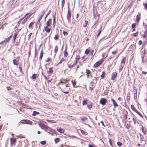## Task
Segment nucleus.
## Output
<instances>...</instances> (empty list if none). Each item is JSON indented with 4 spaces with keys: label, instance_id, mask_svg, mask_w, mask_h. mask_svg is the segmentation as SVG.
I'll list each match as a JSON object with an SVG mask.
<instances>
[{
    "label": "nucleus",
    "instance_id": "46",
    "mask_svg": "<svg viewBox=\"0 0 147 147\" xmlns=\"http://www.w3.org/2000/svg\"><path fill=\"white\" fill-rule=\"evenodd\" d=\"M56 25V20L55 17L53 18V25L54 27H55Z\"/></svg>",
    "mask_w": 147,
    "mask_h": 147
},
{
    "label": "nucleus",
    "instance_id": "48",
    "mask_svg": "<svg viewBox=\"0 0 147 147\" xmlns=\"http://www.w3.org/2000/svg\"><path fill=\"white\" fill-rule=\"evenodd\" d=\"M39 114V113L38 112L36 111H34L33 112V113L32 114L33 116H35L36 115H38Z\"/></svg>",
    "mask_w": 147,
    "mask_h": 147
},
{
    "label": "nucleus",
    "instance_id": "11",
    "mask_svg": "<svg viewBox=\"0 0 147 147\" xmlns=\"http://www.w3.org/2000/svg\"><path fill=\"white\" fill-rule=\"evenodd\" d=\"M90 49V47H89L85 51V54L86 55H88L90 52L92 55L93 54L94 50L93 49L92 50H91Z\"/></svg>",
    "mask_w": 147,
    "mask_h": 147
},
{
    "label": "nucleus",
    "instance_id": "35",
    "mask_svg": "<svg viewBox=\"0 0 147 147\" xmlns=\"http://www.w3.org/2000/svg\"><path fill=\"white\" fill-rule=\"evenodd\" d=\"M59 35L58 34H56L54 37V39L56 40H58L59 39Z\"/></svg>",
    "mask_w": 147,
    "mask_h": 147
},
{
    "label": "nucleus",
    "instance_id": "3",
    "mask_svg": "<svg viewBox=\"0 0 147 147\" xmlns=\"http://www.w3.org/2000/svg\"><path fill=\"white\" fill-rule=\"evenodd\" d=\"M38 125L40 128L44 129L45 131H49L51 129L48 126L42 123H39Z\"/></svg>",
    "mask_w": 147,
    "mask_h": 147
},
{
    "label": "nucleus",
    "instance_id": "2",
    "mask_svg": "<svg viewBox=\"0 0 147 147\" xmlns=\"http://www.w3.org/2000/svg\"><path fill=\"white\" fill-rule=\"evenodd\" d=\"M70 84L69 83L67 84L65 86H63L62 87V89H61L63 92L65 94H68L69 93L68 91L70 90V88H69L68 90L66 88V87H69L70 86Z\"/></svg>",
    "mask_w": 147,
    "mask_h": 147
},
{
    "label": "nucleus",
    "instance_id": "52",
    "mask_svg": "<svg viewBox=\"0 0 147 147\" xmlns=\"http://www.w3.org/2000/svg\"><path fill=\"white\" fill-rule=\"evenodd\" d=\"M136 26V23H133L131 24V27L132 28H135Z\"/></svg>",
    "mask_w": 147,
    "mask_h": 147
},
{
    "label": "nucleus",
    "instance_id": "27",
    "mask_svg": "<svg viewBox=\"0 0 147 147\" xmlns=\"http://www.w3.org/2000/svg\"><path fill=\"white\" fill-rule=\"evenodd\" d=\"M142 131L144 135H146L147 133V130L146 128L144 127H142Z\"/></svg>",
    "mask_w": 147,
    "mask_h": 147
},
{
    "label": "nucleus",
    "instance_id": "23",
    "mask_svg": "<svg viewBox=\"0 0 147 147\" xmlns=\"http://www.w3.org/2000/svg\"><path fill=\"white\" fill-rule=\"evenodd\" d=\"M58 50L59 47L58 45H56L55 46L54 49V52L55 53L54 54L55 56L56 55L57 53L58 52Z\"/></svg>",
    "mask_w": 147,
    "mask_h": 147
},
{
    "label": "nucleus",
    "instance_id": "60",
    "mask_svg": "<svg viewBox=\"0 0 147 147\" xmlns=\"http://www.w3.org/2000/svg\"><path fill=\"white\" fill-rule=\"evenodd\" d=\"M133 120L134 121V124H136V123L137 121L136 120V119L135 118H133Z\"/></svg>",
    "mask_w": 147,
    "mask_h": 147
},
{
    "label": "nucleus",
    "instance_id": "64",
    "mask_svg": "<svg viewBox=\"0 0 147 147\" xmlns=\"http://www.w3.org/2000/svg\"><path fill=\"white\" fill-rule=\"evenodd\" d=\"M138 44L139 45H141L142 44V41L141 40H140L138 42Z\"/></svg>",
    "mask_w": 147,
    "mask_h": 147
},
{
    "label": "nucleus",
    "instance_id": "17",
    "mask_svg": "<svg viewBox=\"0 0 147 147\" xmlns=\"http://www.w3.org/2000/svg\"><path fill=\"white\" fill-rule=\"evenodd\" d=\"M69 80L65 79H63L60 80V82H59V84L61 85V84H66V83L68 82Z\"/></svg>",
    "mask_w": 147,
    "mask_h": 147
},
{
    "label": "nucleus",
    "instance_id": "59",
    "mask_svg": "<svg viewBox=\"0 0 147 147\" xmlns=\"http://www.w3.org/2000/svg\"><path fill=\"white\" fill-rule=\"evenodd\" d=\"M109 143H110V145L112 146V147H113V143H112V141H111V139H109Z\"/></svg>",
    "mask_w": 147,
    "mask_h": 147
},
{
    "label": "nucleus",
    "instance_id": "41",
    "mask_svg": "<svg viewBox=\"0 0 147 147\" xmlns=\"http://www.w3.org/2000/svg\"><path fill=\"white\" fill-rule=\"evenodd\" d=\"M81 59L82 61H85L86 60L87 58L86 57L85 55H84L82 57Z\"/></svg>",
    "mask_w": 147,
    "mask_h": 147
},
{
    "label": "nucleus",
    "instance_id": "15",
    "mask_svg": "<svg viewBox=\"0 0 147 147\" xmlns=\"http://www.w3.org/2000/svg\"><path fill=\"white\" fill-rule=\"evenodd\" d=\"M22 124H26L32 125V122L28 120H22Z\"/></svg>",
    "mask_w": 147,
    "mask_h": 147
},
{
    "label": "nucleus",
    "instance_id": "44",
    "mask_svg": "<svg viewBox=\"0 0 147 147\" xmlns=\"http://www.w3.org/2000/svg\"><path fill=\"white\" fill-rule=\"evenodd\" d=\"M144 38H146L147 39V31H145L144 32V34L143 35Z\"/></svg>",
    "mask_w": 147,
    "mask_h": 147
},
{
    "label": "nucleus",
    "instance_id": "21",
    "mask_svg": "<svg viewBox=\"0 0 147 147\" xmlns=\"http://www.w3.org/2000/svg\"><path fill=\"white\" fill-rule=\"evenodd\" d=\"M141 13H138V14L137 15L136 18L135 20V21L137 23H139L140 20L141 18Z\"/></svg>",
    "mask_w": 147,
    "mask_h": 147
},
{
    "label": "nucleus",
    "instance_id": "14",
    "mask_svg": "<svg viewBox=\"0 0 147 147\" xmlns=\"http://www.w3.org/2000/svg\"><path fill=\"white\" fill-rule=\"evenodd\" d=\"M134 94V97L135 99H136L137 96V91L136 88L135 86L133 87V91Z\"/></svg>",
    "mask_w": 147,
    "mask_h": 147
},
{
    "label": "nucleus",
    "instance_id": "28",
    "mask_svg": "<svg viewBox=\"0 0 147 147\" xmlns=\"http://www.w3.org/2000/svg\"><path fill=\"white\" fill-rule=\"evenodd\" d=\"M43 54L44 52L43 50H42L40 52V53L39 56V59L40 61L42 59V58L43 56Z\"/></svg>",
    "mask_w": 147,
    "mask_h": 147
},
{
    "label": "nucleus",
    "instance_id": "7",
    "mask_svg": "<svg viewBox=\"0 0 147 147\" xmlns=\"http://www.w3.org/2000/svg\"><path fill=\"white\" fill-rule=\"evenodd\" d=\"M126 60V57H124L123 59L121 60V63L120 65V67L119 68V70L120 71H121L123 67L124 66Z\"/></svg>",
    "mask_w": 147,
    "mask_h": 147
},
{
    "label": "nucleus",
    "instance_id": "57",
    "mask_svg": "<svg viewBox=\"0 0 147 147\" xmlns=\"http://www.w3.org/2000/svg\"><path fill=\"white\" fill-rule=\"evenodd\" d=\"M94 86L93 85H92V87H89V89L91 91H92L93 90V89L94 88Z\"/></svg>",
    "mask_w": 147,
    "mask_h": 147
},
{
    "label": "nucleus",
    "instance_id": "18",
    "mask_svg": "<svg viewBox=\"0 0 147 147\" xmlns=\"http://www.w3.org/2000/svg\"><path fill=\"white\" fill-rule=\"evenodd\" d=\"M117 76V73L116 72H113L112 73L111 76V79L112 80H115Z\"/></svg>",
    "mask_w": 147,
    "mask_h": 147
},
{
    "label": "nucleus",
    "instance_id": "4",
    "mask_svg": "<svg viewBox=\"0 0 147 147\" xmlns=\"http://www.w3.org/2000/svg\"><path fill=\"white\" fill-rule=\"evenodd\" d=\"M45 13V11L44 10H42L40 12V13L38 15L37 23H40L41 20L43 16Z\"/></svg>",
    "mask_w": 147,
    "mask_h": 147
},
{
    "label": "nucleus",
    "instance_id": "38",
    "mask_svg": "<svg viewBox=\"0 0 147 147\" xmlns=\"http://www.w3.org/2000/svg\"><path fill=\"white\" fill-rule=\"evenodd\" d=\"M76 64L75 63L71 65V64H69L68 65V67L70 69H71L74 66V65H76Z\"/></svg>",
    "mask_w": 147,
    "mask_h": 147
},
{
    "label": "nucleus",
    "instance_id": "36",
    "mask_svg": "<svg viewBox=\"0 0 147 147\" xmlns=\"http://www.w3.org/2000/svg\"><path fill=\"white\" fill-rule=\"evenodd\" d=\"M57 131H58L60 133H63L64 132V130L63 129H61V128H59V129H57Z\"/></svg>",
    "mask_w": 147,
    "mask_h": 147
},
{
    "label": "nucleus",
    "instance_id": "51",
    "mask_svg": "<svg viewBox=\"0 0 147 147\" xmlns=\"http://www.w3.org/2000/svg\"><path fill=\"white\" fill-rule=\"evenodd\" d=\"M138 34V32H136L133 34L132 35L134 36V37H136L137 36Z\"/></svg>",
    "mask_w": 147,
    "mask_h": 147
},
{
    "label": "nucleus",
    "instance_id": "50",
    "mask_svg": "<svg viewBox=\"0 0 147 147\" xmlns=\"http://www.w3.org/2000/svg\"><path fill=\"white\" fill-rule=\"evenodd\" d=\"M79 16V13H77L76 16V21L77 22H78L80 20V19H78Z\"/></svg>",
    "mask_w": 147,
    "mask_h": 147
},
{
    "label": "nucleus",
    "instance_id": "9",
    "mask_svg": "<svg viewBox=\"0 0 147 147\" xmlns=\"http://www.w3.org/2000/svg\"><path fill=\"white\" fill-rule=\"evenodd\" d=\"M71 12L69 8L68 7V11L67 14V18L69 23L71 22Z\"/></svg>",
    "mask_w": 147,
    "mask_h": 147
},
{
    "label": "nucleus",
    "instance_id": "33",
    "mask_svg": "<svg viewBox=\"0 0 147 147\" xmlns=\"http://www.w3.org/2000/svg\"><path fill=\"white\" fill-rule=\"evenodd\" d=\"M38 75L37 74H34L32 75L31 77V78L32 79H36V77H38Z\"/></svg>",
    "mask_w": 147,
    "mask_h": 147
},
{
    "label": "nucleus",
    "instance_id": "43",
    "mask_svg": "<svg viewBox=\"0 0 147 147\" xmlns=\"http://www.w3.org/2000/svg\"><path fill=\"white\" fill-rule=\"evenodd\" d=\"M140 140H141L140 142H142L143 140V139L144 138V136L141 134H140Z\"/></svg>",
    "mask_w": 147,
    "mask_h": 147
},
{
    "label": "nucleus",
    "instance_id": "12",
    "mask_svg": "<svg viewBox=\"0 0 147 147\" xmlns=\"http://www.w3.org/2000/svg\"><path fill=\"white\" fill-rule=\"evenodd\" d=\"M110 49V48L109 49L107 52L103 53L102 54V58L101 59H102L103 60V61H104L105 59L107 57Z\"/></svg>",
    "mask_w": 147,
    "mask_h": 147
},
{
    "label": "nucleus",
    "instance_id": "42",
    "mask_svg": "<svg viewBox=\"0 0 147 147\" xmlns=\"http://www.w3.org/2000/svg\"><path fill=\"white\" fill-rule=\"evenodd\" d=\"M88 101H89L88 100H83L82 102V105H87Z\"/></svg>",
    "mask_w": 147,
    "mask_h": 147
},
{
    "label": "nucleus",
    "instance_id": "40",
    "mask_svg": "<svg viewBox=\"0 0 147 147\" xmlns=\"http://www.w3.org/2000/svg\"><path fill=\"white\" fill-rule=\"evenodd\" d=\"M105 75V71H103L102 72V74L100 75V77L102 79H103Z\"/></svg>",
    "mask_w": 147,
    "mask_h": 147
},
{
    "label": "nucleus",
    "instance_id": "13",
    "mask_svg": "<svg viewBox=\"0 0 147 147\" xmlns=\"http://www.w3.org/2000/svg\"><path fill=\"white\" fill-rule=\"evenodd\" d=\"M20 59V56L17 57L16 59H14L13 60V64L16 65H18Z\"/></svg>",
    "mask_w": 147,
    "mask_h": 147
},
{
    "label": "nucleus",
    "instance_id": "22",
    "mask_svg": "<svg viewBox=\"0 0 147 147\" xmlns=\"http://www.w3.org/2000/svg\"><path fill=\"white\" fill-rule=\"evenodd\" d=\"M123 112L124 117L125 119H126L127 118L128 112L126 110H123Z\"/></svg>",
    "mask_w": 147,
    "mask_h": 147
},
{
    "label": "nucleus",
    "instance_id": "32",
    "mask_svg": "<svg viewBox=\"0 0 147 147\" xmlns=\"http://www.w3.org/2000/svg\"><path fill=\"white\" fill-rule=\"evenodd\" d=\"M80 59V56L79 55H76L75 58L76 61L75 63L77 64V61Z\"/></svg>",
    "mask_w": 147,
    "mask_h": 147
},
{
    "label": "nucleus",
    "instance_id": "47",
    "mask_svg": "<svg viewBox=\"0 0 147 147\" xmlns=\"http://www.w3.org/2000/svg\"><path fill=\"white\" fill-rule=\"evenodd\" d=\"M85 23L83 25V26L84 27H86L88 24V21L87 20H85Z\"/></svg>",
    "mask_w": 147,
    "mask_h": 147
},
{
    "label": "nucleus",
    "instance_id": "56",
    "mask_svg": "<svg viewBox=\"0 0 147 147\" xmlns=\"http://www.w3.org/2000/svg\"><path fill=\"white\" fill-rule=\"evenodd\" d=\"M117 145L119 146H121L122 145V144L120 142H117Z\"/></svg>",
    "mask_w": 147,
    "mask_h": 147
},
{
    "label": "nucleus",
    "instance_id": "1",
    "mask_svg": "<svg viewBox=\"0 0 147 147\" xmlns=\"http://www.w3.org/2000/svg\"><path fill=\"white\" fill-rule=\"evenodd\" d=\"M52 18L49 19L47 21L46 25L45 26L43 29V32L45 31L47 33H49L51 32L49 36L51 35L52 33Z\"/></svg>",
    "mask_w": 147,
    "mask_h": 147
},
{
    "label": "nucleus",
    "instance_id": "29",
    "mask_svg": "<svg viewBox=\"0 0 147 147\" xmlns=\"http://www.w3.org/2000/svg\"><path fill=\"white\" fill-rule=\"evenodd\" d=\"M130 92H129L127 94V101L129 102L130 99Z\"/></svg>",
    "mask_w": 147,
    "mask_h": 147
},
{
    "label": "nucleus",
    "instance_id": "10",
    "mask_svg": "<svg viewBox=\"0 0 147 147\" xmlns=\"http://www.w3.org/2000/svg\"><path fill=\"white\" fill-rule=\"evenodd\" d=\"M86 71L87 78H92L93 76L91 74V71L89 69H86Z\"/></svg>",
    "mask_w": 147,
    "mask_h": 147
},
{
    "label": "nucleus",
    "instance_id": "54",
    "mask_svg": "<svg viewBox=\"0 0 147 147\" xmlns=\"http://www.w3.org/2000/svg\"><path fill=\"white\" fill-rule=\"evenodd\" d=\"M63 33L64 35L65 36H67L68 34V32H67L65 31L64 30L63 31Z\"/></svg>",
    "mask_w": 147,
    "mask_h": 147
},
{
    "label": "nucleus",
    "instance_id": "26",
    "mask_svg": "<svg viewBox=\"0 0 147 147\" xmlns=\"http://www.w3.org/2000/svg\"><path fill=\"white\" fill-rule=\"evenodd\" d=\"M87 105L88 108L89 109H91L92 107V104L90 101H88Z\"/></svg>",
    "mask_w": 147,
    "mask_h": 147
},
{
    "label": "nucleus",
    "instance_id": "49",
    "mask_svg": "<svg viewBox=\"0 0 147 147\" xmlns=\"http://www.w3.org/2000/svg\"><path fill=\"white\" fill-rule=\"evenodd\" d=\"M51 61H52V59L50 57L48 58L47 59L45 60V62H48Z\"/></svg>",
    "mask_w": 147,
    "mask_h": 147
},
{
    "label": "nucleus",
    "instance_id": "30",
    "mask_svg": "<svg viewBox=\"0 0 147 147\" xmlns=\"http://www.w3.org/2000/svg\"><path fill=\"white\" fill-rule=\"evenodd\" d=\"M18 33L17 32H15L14 33V35L13 37V41L14 42L15 41L16 39V38L17 36L18 35Z\"/></svg>",
    "mask_w": 147,
    "mask_h": 147
},
{
    "label": "nucleus",
    "instance_id": "61",
    "mask_svg": "<svg viewBox=\"0 0 147 147\" xmlns=\"http://www.w3.org/2000/svg\"><path fill=\"white\" fill-rule=\"evenodd\" d=\"M35 54H34V57H36L37 54V51H36V47H35Z\"/></svg>",
    "mask_w": 147,
    "mask_h": 147
},
{
    "label": "nucleus",
    "instance_id": "63",
    "mask_svg": "<svg viewBox=\"0 0 147 147\" xmlns=\"http://www.w3.org/2000/svg\"><path fill=\"white\" fill-rule=\"evenodd\" d=\"M20 40L19 42H16V44H15V45L16 46H18L20 44Z\"/></svg>",
    "mask_w": 147,
    "mask_h": 147
},
{
    "label": "nucleus",
    "instance_id": "8",
    "mask_svg": "<svg viewBox=\"0 0 147 147\" xmlns=\"http://www.w3.org/2000/svg\"><path fill=\"white\" fill-rule=\"evenodd\" d=\"M131 108L134 111L137 113L141 117L143 118V116L136 109L134 105H131Z\"/></svg>",
    "mask_w": 147,
    "mask_h": 147
},
{
    "label": "nucleus",
    "instance_id": "25",
    "mask_svg": "<svg viewBox=\"0 0 147 147\" xmlns=\"http://www.w3.org/2000/svg\"><path fill=\"white\" fill-rule=\"evenodd\" d=\"M12 37V35H11L9 36L8 38H5L3 40V42H5L6 43L8 42L9 41L11 38Z\"/></svg>",
    "mask_w": 147,
    "mask_h": 147
},
{
    "label": "nucleus",
    "instance_id": "24",
    "mask_svg": "<svg viewBox=\"0 0 147 147\" xmlns=\"http://www.w3.org/2000/svg\"><path fill=\"white\" fill-rule=\"evenodd\" d=\"M111 101L112 102L113 105L115 108L118 107V105L117 103L114 99L112 98L111 99Z\"/></svg>",
    "mask_w": 147,
    "mask_h": 147
},
{
    "label": "nucleus",
    "instance_id": "20",
    "mask_svg": "<svg viewBox=\"0 0 147 147\" xmlns=\"http://www.w3.org/2000/svg\"><path fill=\"white\" fill-rule=\"evenodd\" d=\"M10 144L11 146H12L13 144H15L16 142V138H10Z\"/></svg>",
    "mask_w": 147,
    "mask_h": 147
},
{
    "label": "nucleus",
    "instance_id": "19",
    "mask_svg": "<svg viewBox=\"0 0 147 147\" xmlns=\"http://www.w3.org/2000/svg\"><path fill=\"white\" fill-rule=\"evenodd\" d=\"M107 102V100L105 98H101L100 101V103L102 105H105Z\"/></svg>",
    "mask_w": 147,
    "mask_h": 147
},
{
    "label": "nucleus",
    "instance_id": "53",
    "mask_svg": "<svg viewBox=\"0 0 147 147\" xmlns=\"http://www.w3.org/2000/svg\"><path fill=\"white\" fill-rule=\"evenodd\" d=\"M117 52H118L117 50H116V51H112V52L111 53H112V54L113 55H114L115 54H116V53H117Z\"/></svg>",
    "mask_w": 147,
    "mask_h": 147
},
{
    "label": "nucleus",
    "instance_id": "31",
    "mask_svg": "<svg viewBox=\"0 0 147 147\" xmlns=\"http://www.w3.org/2000/svg\"><path fill=\"white\" fill-rule=\"evenodd\" d=\"M66 49L67 47L66 48V49L64 50L63 51L64 56L65 57H66L68 55V53L66 50Z\"/></svg>",
    "mask_w": 147,
    "mask_h": 147
},
{
    "label": "nucleus",
    "instance_id": "37",
    "mask_svg": "<svg viewBox=\"0 0 147 147\" xmlns=\"http://www.w3.org/2000/svg\"><path fill=\"white\" fill-rule=\"evenodd\" d=\"M80 132L82 134L86 135L88 134V133L84 131L82 129H80Z\"/></svg>",
    "mask_w": 147,
    "mask_h": 147
},
{
    "label": "nucleus",
    "instance_id": "5",
    "mask_svg": "<svg viewBox=\"0 0 147 147\" xmlns=\"http://www.w3.org/2000/svg\"><path fill=\"white\" fill-rule=\"evenodd\" d=\"M29 13H26L25 16L22 18L20 19L18 21V23L19 24H24L28 20L26 18H25V17L29 14Z\"/></svg>",
    "mask_w": 147,
    "mask_h": 147
},
{
    "label": "nucleus",
    "instance_id": "6",
    "mask_svg": "<svg viewBox=\"0 0 147 147\" xmlns=\"http://www.w3.org/2000/svg\"><path fill=\"white\" fill-rule=\"evenodd\" d=\"M104 61L102 59H100V60L95 62L93 65V67L97 68L103 64Z\"/></svg>",
    "mask_w": 147,
    "mask_h": 147
},
{
    "label": "nucleus",
    "instance_id": "55",
    "mask_svg": "<svg viewBox=\"0 0 147 147\" xmlns=\"http://www.w3.org/2000/svg\"><path fill=\"white\" fill-rule=\"evenodd\" d=\"M41 144L42 145H44L46 144V142L45 141H41L40 142Z\"/></svg>",
    "mask_w": 147,
    "mask_h": 147
},
{
    "label": "nucleus",
    "instance_id": "39",
    "mask_svg": "<svg viewBox=\"0 0 147 147\" xmlns=\"http://www.w3.org/2000/svg\"><path fill=\"white\" fill-rule=\"evenodd\" d=\"M34 22H31L30 24H29V26H28V28H32L33 27V25L34 24Z\"/></svg>",
    "mask_w": 147,
    "mask_h": 147
},
{
    "label": "nucleus",
    "instance_id": "45",
    "mask_svg": "<svg viewBox=\"0 0 147 147\" xmlns=\"http://www.w3.org/2000/svg\"><path fill=\"white\" fill-rule=\"evenodd\" d=\"M55 143L56 144L57 143L59 142L60 141V139L59 138H55L54 140Z\"/></svg>",
    "mask_w": 147,
    "mask_h": 147
},
{
    "label": "nucleus",
    "instance_id": "58",
    "mask_svg": "<svg viewBox=\"0 0 147 147\" xmlns=\"http://www.w3.org/2000/svg\"><path fill=\"white\" fill-rule=\"evenodd\" d=\"M143 5L145 9L147 10V3H143Z\"/></svg>",
    "mask_w": 147,
    "mask_h": 147
},
{
    "label": "nucleus",
    "instance_id": "34",
    "mask_svg": "<svg viewBox=\"0 0 147 147\" xmlns=\"http://www.w3.org/2000/svg\"><path fill=\"white\" fill-rule=\"evenodd\" d=\"M71 82L73 85V87L75 88V86L76 84V81L75 80H72L71 81Z\"/></svg>",
    "mask_w": 147,
    "mask_h": 147
},
{
    "label": "nucleus",
    "instance_id": "62",
    "mask_svg": "<svg viewBox=\"0 0 147 147\" xmlns=\"http://www.w3.org/2000/svg\"><path fill=\"white\" fill-rule=\"evenodd\" d=\"M101 29H100V30H98V33L97 35V37H98L100 35V33H101Z\"/></svg>",
    "mask_w": 147,
    "mask_h": 147
},
{
    "label": "nucleus",
    "instance_id": "16",
    "mask_svg": "<svg viewBox=\"0 0 147 147\" xmlns=\"http://www.w3.org/2000/svg\"><path fill=\"white\" fill-rule=\"evenodd\" d=\"M53 72V67H50L49 70L47 71V73L48 74V76H51V74H52Z\"/></svg>",
    "mask_w": 147,
    "mask_h": 147
}]
</instances>
